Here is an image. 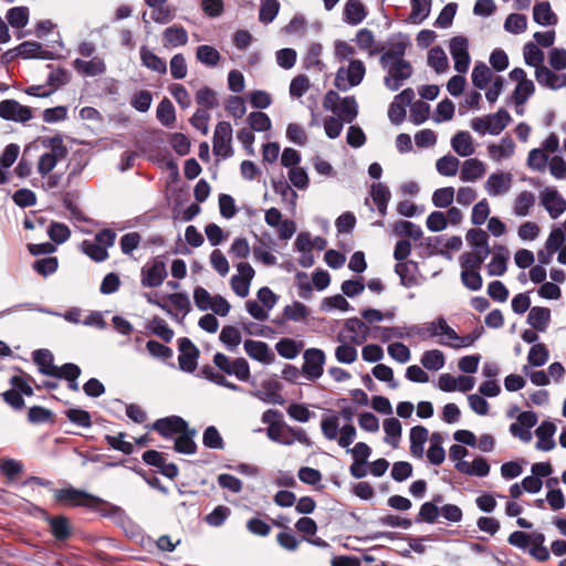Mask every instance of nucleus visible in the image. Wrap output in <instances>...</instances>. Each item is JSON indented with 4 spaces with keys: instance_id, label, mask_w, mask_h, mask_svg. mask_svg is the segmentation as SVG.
Instances as JSON below:
<instances>
[{
    "instance_id": "obj_1",
    "label": "nucleus",
    "mask_w": 566,
    "mask_h": 566,
    "mask_svg": "<svg viewBox=\"0 0 566 566\" xmlns=\"http://www.w3.org/2000/svg\"><path fill=\"white\" fill-rule=\"evenodd\" d=\"M55 502L64 505L82 506L93 510L103 517L115 518L124 515V510L118 505L109 503L102 497L88 493L85 490L69 485L64 489L54 490Z\"/></svg>"
},
{
    "instance_id": "obj_2",
    "label": "nucleus",
    "mask_w": 566,
    "mask_h": 566,
    "mask_svg": "<svg viewBox=\"0 0 566 566\" xmlns=\"http://www.w3.org/2000/svg\"><path fill=\"white\" fill-rule=\"evenodd\" d=\"M366 67L361 60L355 59L349 62L348 69L339 67L336 72L334 85L342 92L359 85L365 76Z\"/></svg>"
},
{
    "instance_id": "obj_3",
    "label": "nucleus",
    "mask_w": 566,
    "mask_h": 566,
    "mask_svg": "<svg viewBox=\"0 0 566 566\" xmlns=\"http://www.w3.org/2000/svg\"><path fill=\"white\" fill-rule=\"evenodd\" d=\"M212 361L220 371L235 376L240 381H248L251 377L250 365L243 357L230 359L226 354L218 352L213 355Z\"/></svg>"
},
{
    "instance_id": "obj_4",
    "label": "nucleus",
    "mask_w": 566,
    "mask_h": 566,
    "mask_svg": "<svg viewBox=\"0 0 566 566\" xmlns=\"http://www.w3.org/2000/svg\"><path fill=\"white\" fill-rule=\"evenodd\" d=\"M386 69L388 74L384 77V84L391 92L398 91L413 73L412 65L407 60L392 61Z\"/></svg>"
},
{
    "instance_id": "obj_5",
    "label": "nucleus",
    "mask_w": 566,
    "mask_h": 566,
    "mask_svg": "<svg viewBox=\"0 0 566 566\" xmlns=\"http://www.w3.org/2000/svg\"><path fill=\"white\" fill-rule=\"evenodd\" d=\"M304 364L301 368V374L310 381H314L322 377L324 373V365L326 355L321 348H307L303 353Z\"/></svg>"
},
{
    "instance_id": "obj_6",
    "label": "nucleus",
    "mask_w": 566,
    "mask_h": 566,
    "mask_svg": "<svg viewBox=\"0 0 566 566\" xmlns=\"http://www.w3.org/2000/svg\"><path fill=\"white\" fill-rule=\"evenodd\" d=\"M410 45V41L407 34L398 32L392 34L387 40V50L380 55L379 62L382 69L392 61L405 60L407 48Z\"/></svg>"
},
{
    "instance_id": "obj_7",
    "label": "nucleus",
    "mask_w": 566,
    "mask_h": 566,
    "mask_svg": "<svg viewBox=\"0 0 566 566\" xmlns=\"http://www.w3.org/2000/svg\"><path fill=\"white\" fill-rule=\"evenodd\" d=\"M42 518L49 524L50 532L56 542H66L73 535L70 518L63 514L52 516L44 509L35 506Z\"/></svg>"
},
{
    "instance_id": "obj_8",
    "label": "nucleus",
    "mask_w": 566,
    "mask_h": 566,
    "mask_svg": "<svg viewBox=\"0 0 566 566\" xmlns=\"http://www.w3.org/2000/svg\"><path fill=\"white\" fill-rule=\"evenodd\" d=\"M232 127L229 122H219L214 128L212 138V151L216 156L229 158L233 155L231 146Z\"/></svg>"
},
{
    "instance_id": "obj_9",
    "label": "nucleus",
    "mask_w": 566,
    "mask_h": 566,
    "mask_svg": "<svg viewBox=\"0 0 566 566\" xmlns=\"http://www.w3.org/2000/svg\"><path fill=\"white\" fill-rule=\"evenodd\" d=\"M449 50L454 62V70L460 74L467 73L471 62L468 39L463 35L451 38Z\"/></svg>"
},
{
    "instance_id": "obj_10",
    "label": "nucleus",
    "mask_w": 566,
    "mask_h": 566,
    "mask_svg": "<svg viewBox=\"0 0 566 566\" xmlns=\"http://www.w3.org/2000/svg\"><path fill=\"white\" fill-rule=\"evenodd\" d=\"M178 364L180 370L185 373H193L198 366V358L200 356L199 348L188 337H180L178 339Z\"/></svg>"
},
{
    "instance_id": "obj_11",
    "label": "nucleus",
    "mask_w": 566,
    "mask_h": 566,
    "mask_svg": "<svg viewBox=\"0 0 566 566\" xmlns=\"http://www.w3.org/2000/svg\"><path fill=\"white\" fill-rule=\"evenodd\" d=\"M238 274L232 275L230 280L231 289L240 297H247L251 282L255 275L254 269L248 262L237 264Z\"/></svg>"
},
{
    "instance_id": "obj_12",
    "label": "nucleus",
    "mask_w": 566,
    "mask_h": 566,
    "mask_svg": "<svg viewBox=\"0 0 566 566\" xmlns=\"http://www.w3.org/2000/svg\"><path fill=\"white\" fill-rule=\"evenodd\" d=\"M0 117L15 123H25L32 118V108L15 99H3L0 102Z\"/></svg>"
},
{
    "instance_id": "obj_13",
    "label": "nucleus",
    "mask_w": 566,
    "mask_h": 566,
    "mask_svg": "<svg viewBox=\"0 0 566 566\" xmlns=\"http://www.w3.org/2000/svg\"><path fill=\"white\" fill-rule=\"evenodd\" d=\"M541 205L552 219H557L566 211V200L554 187H546L541 192Z\"/></svg>"
},
{
    "instance_id": "obj_14",
    "label": "nucleus",
    "mask_w": 566,
    "mask_h": 566,
    "mask_svg": "<svg viewBox=\"0 0 566 566\" xmlns=\"http://www.w3.org/2000/svg\"><path fill=\"white\" fill-rule=\"evenodd\" d=\"M188 422L180 416H168L157 419L151 429L157 431L164 438H170L174 434H180L188 430Z\"/></svg>"
},
{
    "instance_id": "obj_15",
    "label": "nucleus",
    "mask_w": 566,
    "mask_h": 566,
    "mask_svg": "<svg viewBox=\"0 0 566 566\" xmlns=\"http://www.w3.org/2000/svg\"><path fill=\"white\" fill-rule=\"evenodd\" d=\"M167 275L165 262L159 258H155L150 266L142 268V285L144 287H158Z\"/></svg>"
},
{
    "instance_id": "obj_16",
    "label": "nucleus",
    "mask_w": 566,
    "mask_h": 566,
    "mask_svg": "<svg viewBox=\"0 0 566 566\" xmlns=\"http://www.w3.org/2000/svg\"><path fill=\"white\" fill-rule=\"evenodd\" d=\"M243 347L248 356L259 363L270 365L275 359L270 346L262 340L245 339Z\"/></svg>"
},
{
    "instance_id": "obj_17",
    "label": "nucleus",
    "mask_w": 566,
    "mask_h": 566,
    "mask_svg": "<svg viewBox=\"0 0 566 566\" xmlns=\"http://www.w3.org/2000/svg\"><path fill=\"white\" fill-rule=\"evenodd\" d=\"M556 430L555 423L551 420L542 421L535 430V436L537 437L536 449L544 452L553 450L556 446L554 440Z\"/></svg>"
},
{
    "instance_id": "obj_18",
    "label": "nucleus",
    "mask_w": 566,
    "mask_h": 566,
    "mask_svg": "<svg viewBox=\"0 0 566 566\" xmlns=\"http://www.w3.org/2000/svg\"><path fill=\"white\" fill-rule=\"evenodd\" d=\"M262 389L254 391L252 395L259 400L273 403V405H283L284 398L280 394L282 389V385L276 380H264L261 384Z\"/></svg>"
},
{
    "instance_id": "obj_19",
    "label": "nucleus",
    "mask_w": 566,
    "mask_h": 566,
    "mask_svg": "<svg viewBox=\"0 0 566 566\" xmlns=\"http://www.w3.org/2000/svg\"><path fill=\"white\" fill-rule=\"evenodd\" d=\"M535 78L541 86L557 91L566 86V75H558L545 65L537 66Z\"/></svg>"
},
{
    "instance_id": "obj_20",
    "label": "nucleus",
    "mask_w": 566,
    "mask_h": 566,
    "mask_svg": "<svg viewBox=\"0 0 566 566\" xmlns=\"http://www.w3.org/2000/svg\"><path fill=\"white\" fill-rule=\"evenodd\" d=\"M512 182V175L505 172L491 174L485 181V190L492 196L496 197L510 190Z\"/></svg>"
},
{
    "instance_id": "obj_21",
    "label": "nucleus",
    "mask_w": 566,
    "mask_h": 566,
    "mask_svg": "<svg viewBox=\"0 0 566 566\" xmlns=\"http://www.w3.org/2000/svg\"><path fill=\"white\" fill-rule=\"evenodd\" d=\"M511 120L510 113L504 107H501L494 114L485 116L486 133L493 136L500 135Z\"/></svg>"
},
{
    "instance_id": "obj_22",
    "label": "nucleus",
    "mask_w": 566,
    "mask_h": 566,
    "mask_svg": "<svg viewBox=\"0 0 566 566\" xmlns=\"http://www.w3.org/2000/svg\"><path fill=\"white\" fill-rule=\"evenodd\" d=\"M367 17V10L360 0H347L343 11V21L349 25L361 23Z\"/></svg>"
},
{
    "instance_id": "obj_23",
    "label": "nucleus",
    "mask_w": 566,
    "mask_h": 566,
    "mask_svg": "<svg viewBox=\"0 0 566 566\" xmlns=\"http://www.w3.org/2000/svg\"><path fill=\"white\" fill-rule=\"evenodd\" d=\"M418 270V263L415 261L398 262L395 265V272L400 279V284L405 287H413L419 284L413 272Z\"/></svg>"
},
{
    "instance_id": "obj_24",
    "label": "nucleus",
    "mask_w": 566,
    "mask_h": 566,
    "mask_svg": "<svg viewBox=\"0 0 566 566\" xmlns=\"http://www.w3.org/2000/svg\"><path fill=\"white\" fill-rule=\"evenodd\" d=\"M533 20L542 27L555 25L558 21L548 1L537 2L533 7Z\"/></svg>"
},
{
    "instance_id": "obj_25",
    "label": "nucleus",
    "mask_w": 566,
    "mask_h": 566,
    "mask_svg": "<svg viewBox=\"0 0 566 566\" xmlns=\"http://www.w3.org/2000/svg\"><path fill=\"white\" fill-rule=\"evenodd\" d=\"M551 322V310L544 306L531 307L527 324L538 332H545Z\"/></svg>"
},
{
    "instance_id": "obj_26",
    "label": "nucleus",
    "mask_w": 566,
    "mask_h": 566,
    "mask_svg": "<svg viewBox=\"0 0 566 566\" xmlns=\"http://www.w3.org/2000/svg\"><path fill=\"white\" fill-rule=\"evenodd\" d=\"M32 359L40 374L52 377L56 365H54V356L51 350L46 348L35 349L32 353Z\"/></svg>"
},
{
    "instance_id": "obj_27",
    "label": "nucleus",
    "mask_w": 566,
    "mask_h": 566,
    "mask_svg": "<svg viewBox=\"0 0 566 566\" xmlns=\"http://www.w3.org/2000/svg\"><path fill=\"white\" fill-rule=\"evenodd\" d=\"M142 65L158 74L167 73V64L164 59L155 54L146 45H143L139 50Z\"/></svg>"
},
{
    "instance_id": "obj_28",
    "label": "nucleus",
    "mask_w": 566,
    "mask_h": 566,
    "mask_svg": "<svg viewBox=\"0 0 566 566\" xmlns=\"http://www.w3.org/2000/svg\"><path fill=\"white\" fill-rule=\"evenodd\" d=\"M73 67L78 72L86 76H96L105 73L106 65L104 61L99 57H93L90 61H85L82 59H75L73 61Z\"/></svg>"
},
{
    "instance_id": "obj_29",
    "label": "nucleus",
    "mask_w": 566,
    "mask_h": 566,
    "mask_svg": "<svg viewBox=\"0 0 566 566\" xmlns=\"http://www.w3.org/2000/svg\"><path fill=\"white\" fill-rule=\"evenodd\" d=\"M196 434V429L188 427V430L182 431L175 439L174 450L181 454H195L197 451V443L193 440Z\"/></svg>"
},
{
    "instance_id": "obj_30",
    "label": "nucleus",
    "mask_w": 566,
    "mask_h": 566,
    "mask_svg": "<svg viewBox=\"0 0 566 566\" xmlns=\"http://www.w3.org/2000/svg\"><path fill=\"white\" fill-rule=\"evenodd\" d=\"M451 147L461 157H469L474 153L472 137L467 130H459L452 136Z\"/></svg>"
},
{
    "instance_id": "obj_31",
    "label": "nucleus",
    "mask_w": 566,
    "mask_h": 566,
    "mask_svg": "<svg viewBox=\"0 0 566 566\" xmlns=\"http://www.w3.org/2000/svg\"><path fill=\"white\" fill-rule=\"evenodd\" d=\"M429 431L423 426H415L410 429V452L413 457L422 458L423 444L428 440Z\"/></svg>"
},
{
    "instance_id": "obj_32",
    "label": "nucleus",
    "mask_w": 566,
    "mask_h": 566,
    "mask_svg": "<svg viewBox=\"0 0 566 566\" xmlns=\"http://www.w3.org/2000/svg\"><path fill=\"white\" fill-rule=\"evenodd\" d=\"M484 172V164L478 158H470L462 164L460 179L463 182L475 181L481 178Z\"/></svg>"
},
{
    "instance_id": "obj_33",
    "label": "nucleus",
    "mask_w": 566,
    "mask_h": 566,
    "mask_svg": "<svg viewBox=\"0 0 566 566\" xmlns=\"http://www.w3.org/2000/svg\"><path fill=\"white\" fill-rule=\"evenodd\" d=\"M156 117L159 123L167 127L172 128L176 122V109L172 102L168 97H164L156 109Z\"/></svg>"
},
{
    "instance_id": "obj_34",
    "label": "nucleus",
    "mask_w": 566,
    "mask_h": 566,
    "mask_svg": "<svg viewBox=\"0 0 566 566\" xmlns=\"http://www.w3.org/2000/svg\"><path fill=\"white\" fill-rule=\"evenodd\" d=\"M465 239L472 248V251H483L485 254H490L489 234L483 229H470L467 232Z\"/></svg>"
},
{
    "instance_id": "obj_35",
    "label": "nucleus",
    "mask_w": 566,
    "mask_h": 566,
    "mask_svg": "<svg viewBox=\"0 0 566 566\" xmlns=\"http://www.w3.org/2000/svg\"><path fill=\"white\" fill-rule=\"evenodd\" d=\"M271 184L274 192L280 195L283 201L289 202L294 208L296 205L297 193L291 188L283 174L277 178H272Z\"/></svg>"
},
{
    "instance_id": "obj_36",
    "label": "nucleus",
    "mask_w": 566,
    "mask_h": 566,
    "mask_svg": "<svg viewBox=\"0 0 566 566\" xmlns=\"http://www.w3.org/2000/svg\"><path fill=\"white\" fill-rule=\"evenodd\" d=\"M336 114L338 115L337 118L344 123L352 124L358 115V104L355 96H345L342 98Z\"/></svg>"
},
{
    "instance_id": "obj_37",
    "label": "nucleus",
    "mask_w": 566,
    "mask_h": 566,
    "mask_svg": "<svg viewBox=\"0 0 566 566\" xmlns=\"http://www.w3.org/2000/svg\"><path fill=\"white\" fill-rule=\"evenodd\" d=\"M196 57L201 64L216 67L221 60V54L214 46L201 44L196 49Z\"/></svg>"
},
{
    "instance_id": "obj_38",
    "label": "nucleus",
    "mask_w": 566,
    "mask_h": 566,
    "mask_svg": "<svg viewBox=\"0 0 566 566\" xmlns=\"http://www.w3.org/2000/svg\"><path fill=\"white\" fill-rule=\"evenodd\" d=\"M411 6V12L407 18L408 23L420 24L422 23L431 12L432 3L426 2L424 0H409Z\"/></svg>"
},
{
    "instance_id": "obj_39",
    "label": "nucleus",
    "mask_w": 566,
    "mask_h": 566,
    "mask_svg": "<svg viewBox=\"0 0 566 566\" xmlns=\"http://www.w3.org/2000/svg\"><path fill=\"white\" fill-rule=\"evenodd\" d=\"M302 347V342L290 337H283L275 344L277 354L285 359L296 358Z\"/></svg>"
},
{
    "instance_id": "obj_40",
    "label": "nucleus",
    "mask_w": 566,
    "mask_h": 566,
    "mask_svg": "<svg viewBox=\"0 0 566 566\" xmlns=\"http://www.w3.org/2000/svg\"><path fill=\"white\" fill-rule=\"evenodd\" d=\"M6 18L13 29H22L29 23L30 10L25 6L13 7L7 11Z\"/></svg>"
},
{
    "instance_id": "obj_41",
    "label": "nucleus",
    "mask_w": 566,
    "mask_h": 566,
    "mask_svg": "<svg viewBox=\"0 0 566 566\" xmlns=\"http://www.w3.org/2000/svg\"><path fill=\"white\" fill-rule=\"evenodd\" d=\"M382 428L386 433L385 442L397 448L402 432L400 421L394 417L387 418L384 420Z\"/></svg>"
},
{
    "instance_id": "obj_42",
    "label": "nucleus",
    "mask_w": 566,
    "mask_h": 566,
    "mask_svg": "<svg viewBox=\"0 0 566 566\" xmlns=\"http://www.w3.org/2000/svg\"><path fill=\"white\" fill-rule=\"evenodd\" d=\"M420 363L423 368L438 371L444 367L446 356L440 349H429L422 354Z\"/></svg>"
},
{
    "instance_id": "obj_43",
    "label": "nucleus",
    "mask_w": 566,
    "mask_h": 566,
    "mask_svg": "<svg viewBox=\"0 0 566 566\" xmlns=\"http://www.w3.org/2000/svg\"><path fill=\"white\" fill-rule=\"evenodd\" d=\"M394 233L399 237H408L415 241L419 240L423 232L420 226L408 221V220H398L394 223Z\"/></svg>"
},
{
    "instance_id": "obj_44",
    "label": "nucleus",
    "mask_w": 566,
    "mask_h": 566,
    "mask_svg": "<svg viewBox=\"0 0 566 566\" xmlns=\"http://www.w3.org/2000/svg\"><path fill=\"white\" fill-rule=\"evenodd\" d=\"M164 40L174 48L186 45L188 42L187 30L182 25L177 24L168 27L164 31Z\"/></svg>"
},
{
    "instance_id": "obj_45",
    "label": "nucleus",
    "mask_w": 566,
    "mask_h": 566,
    "mask_svg": "<svg viewBox=\"0 0 566 566\" xmlns=\"http://www.w3.org/2000/svg\"><path fill=\"white\" fill-rule=\"evenodd\" d=\"M428 65L438 74L443 73L449 67V61L446 52L439 45L431 48L428 52Z\"/></svg>"
},
{
    "instance_id": "obj_46",
    "label": "nucleus",
    "mask_w": 566,
    "mask_h": 566,
    "mask_svg": "<svg viewBox=\"0 0 566 566\" xmlns=\"http://www.w3.org/2000/svg\"><path fill=\"white\" fill-rule=\"evenodd\" d=\"M319 310L322 312H331L333 310H338L340 312H348L354 310L349 302L345 298L343 294H335L332 296L324 297L321 302Z\"/></svg>"
},
{
    "instance_id": "obj_47",
    "label": "nucleus",
    "mask_w": 566,
    "mask_h": 566,
    "mask_svg": "<svg viewBox=\"0 0 566 566\" xmlns=\"http://www.w3.org/2000/svg\"><path fill=\"white\" fill-rule=\"evenodd\" d=\"M355 42L359 49L369 50V55L371 56L380 53L384 50L382 45L379 48H373L375 44V35L371 30L366 28L358 30L356 33Z\"/></svg>"
},
{
    "instance_id": "obj_48",
    "label": "nucleus",
    "mask_w": 566,
    "mask_h": 566,
    "mask_svg": "<svg viewBox=\"0 0 566 566\" xmlns=\"http://www.w3.org/2000/svg\"><path fill=\"white\" fill-rule=\"evenodd\" d=\"M488 149H489L490 156L494 160H501L502 158H507L513 155L514 149H515V144L511 137L506 136L501 139L500 145L491 144L488 147Z\"/></svg>"
},
{
    "instance_id": "obj_49",
    "label": "nucleus",
    "mask_w": 566,
    "mask_h": 566,
    "mask_svg": "<svg viewBox=\"0 0 566 566\" xmlns=\"http://www.w3.org/2000/svg\"><path fill=\"white\" fill-rule=\"evenodd\" d=\"M147 328L150 331V333L158 336L166 343H169L175 335L174 331L168 326L166 321L159 316H154L149 321Z\"/></svg>"
},
{
    "instance_id": "obj_50",
    "label": "nucleus",
    "mask_w": 566,
    "mask_h": 566,
    "mask_svg": "<svg viewBox=\"0 0 566 566\" xmlns=\"http://www.w3.org/2000/svg\"><path fill=\"white\" fill-rule=\"evenodd\" d=\"M472 84L479 88L484 90L492 78V72L484 62H476L471 74Z\"/></svg>"
},
{
    "instance_id": "obj_51",
    "label": "nucleus",
    "mask_w": 566,
    "mask_h": 566,
    "mask_svg": "<svg viewBox=\"0 0 566 566\" xmlns=\"http://www.w3.org/2000/svg\"><path fill=\"white\" fill-rule=\"evenodd\" d=\"M524 62L528 66L537 69L543 65L545 54L534 42H527L523 48Z\"/></svg>"
},
{
    "instance_id": "obj_52",
    "label": "nucleus",
    "mask_w": 566,
    "mask_h": 566,
    "mask_svg": "<svg viewBox=\"0 0 566 566\" xmlns=\"http://www.w3.org/2000/svg\"><path fill=\"white\" fill-rule=\"evenodd\" d=\"M460 160L451 155H444L436 161V169L441 176H455L459 169Z\"/></svg>"
},
{
    "instance_id": "obj_53",
    "label": "nucleus",
    "mask_w": 566,
    "mask_h": 566,
    "mask_svg": "<svg viewBox=\"0 0 566 566\" xmlns=\"http://www.w3.org/2000/svg\"><path fill=\"white\" fill-rule=\"evenodd\" d=\"M248 124L253 132L263 133L272 127V122L269 115L261 111L251 112L248 115Z\"/></svg>"
},
{
    "instance_id": "obj_54",
    "label": "nucleus",
    "mask_w": 566,
    "mask_h": 566,
    "mask_svg": "<svg viewBox=\"0 0 566 566\" xmlns=\"http://www.w3.org/2000/svg\"><path fill=\"white\" fill-rule=\"evenodd\" d=\"M46 67L51 69V72L49 73L48 78H46V84L49 86H52L51 90H54V92L59 87H61L70 82L71 73L69 72V70H66L64 67L53 69L52 64H48Z\"/></svg>"
},
{
    "instance_id": "obj_55",
    "label": "nucleus",
    "mask_w": 566,
    "mask_h": 566,
    "mask_svg": "<svg viewBox=\"0 0 566 566\" xmlns=\"http://www.w3.org/2000/svg\"><path fill=\"white\" fill-rule=\"evenodd\" d=\"M219 339L229 350L232 352L240 345L242 336L237 327L226 325L221 329Z\"/></svg>"
},
{
    "instance_id": "obj_56",
    "label": "nucleus",
    "mask_w": 566,
    "mask_h": 566,
    "mask_svg": "<svg viewBox=\"0 0 566 566\" xmlns=\"http://www.w3.org/2000/svg\"><path fill=\"white\" fill-rule=\"evenodd\" d=\"M46 233L49 238L54 242L55 244H62L66 242L71 237V230L70 228L62 222L57 221H51V223L48 227Z\"/></svg>"
},
{
    "instance_id": "obj_57",
    "label": "nucleus",
    "mask_w": 566,
    "mask_h": 566,
    "mask_svg": "<svg viewBox=\"0 0 566 566\" xmlns=\"http://www.w3.org/2000/svg\"><path fill=\"white\" fill-rule=\"evenodd\" d=\"M440 515V507L433 502H424L421 504L416 523L433 524Z\"/></svg>"
},
{
    "instance_id": "obj_58",
    "label": "nucleus",
    "mask_w": 566,
    "mask_h": 566,
    "mask_svg": "<svg viewBox=\"0 0 566 566\" xmlns=\"http://www.w3.org/2000/svg\"><path fill=\"white\" fill-rule=\"evenodd\" d=\"M535 203V196L533 192L524 190L515 199L513 211L518 217H526L530 209Z\"/></svg>"
},
{
    "instance_id": "obj_59",
    "label": "nucleus",
    "mask_w": 566,
    "mask_h": 566,
    "mask_svg": "<svg viewBox=\"0 0 566 566\" xmlns=\"http://www.w3.org/2000/svg\"><path fill=\"white\" fill-rule=\"evenodd\" d=\"M549 358V352L545 344L537 343L534 344L527 356V361L533 367H542L546 364Z\"/></svg>"
},
{
    "instance_id": "obj_60",
    "label": "nucleus",
    "mask_w": 566,
    "mask_h": 566,
    "mask_svg": "<svg viewBox=\"0 0 566 566\" xmlns=\"http://www.w3.org/2000/svg\"><path fill=\"white\" fill-rule=\"evenodd\" d=\"M82 251L95 262H103L108 258L107 249L94 240H84L82 242Z\"/></svg>"
},
{
    "instance_id": "obj_61",
    "label": "nucleus",
    "mask_w": 566,
    "mask_h": 566,
    "mask_svg": "<svg viewBox=\"0 0 566 566\" xmlns=\"http://www.w3.org/2000/svg\"><path fill=\"white\" fill-rule=\"evenodd\" d=\"M202 443L206 448L212 450H223L224 441L219 430L214 426H208L202 434Z\"/></svg>"
},
{
    "instance_id": "obj_62",
    "label": "nucleus",
    "mask_w": 566,
    "mask_h": 566,
    "mask_svg": "<svg viewBox=\"0 0 566 566\" xmlns=\"http://www.w3.org/2000/svg\"><path fill=\"white\" fill-rule=\"evenodd\" d=\"M64 415L73 424H76L77 427H92V416L87 410L75 407L65 410Z\"/></svg>"
},
{
    "instance_id": "obj_63",
    "label": "nucleus",
    "mask_w": 566,
    "mask_h": 566,
    "mask_svg": "<svg viewBox=\"0 0 566 566\" xmlns=\"http://www.w3.org/2000/svg\"><path fill=\"white\" fill-rule=\"evenodd\" d=\"M527 28V18L522 13H510L504 21V30L513 34L523 33Z\"/></svg>"
},
{
    "instance_id": "obj_64",
    "label": "nucleus",
    "mask_w": 566,
    "mask_h": 566,
    "mask_svg": "<svg viewBox=\"0 0 566 566\" xmlns=\"http://www.w3.org/2000/svg\"><path fill=\"white\" fill-rule=\"evenodd\" d=\"M231 515V509L226 505L216 506L209 514L205 516V522L212 527H220Z\"/></svg>"
}]
</instances>
